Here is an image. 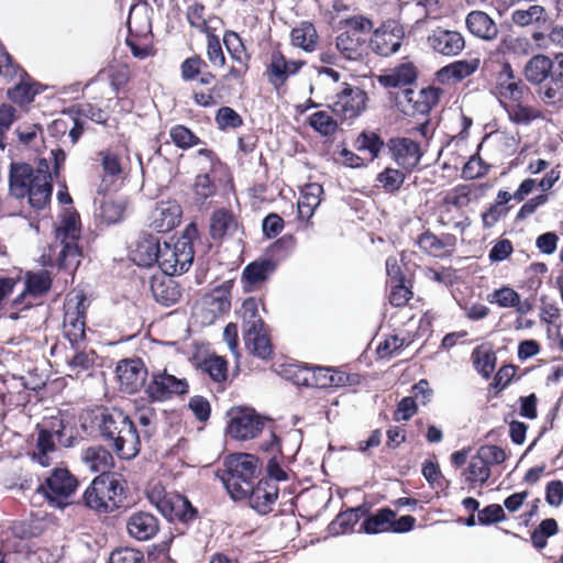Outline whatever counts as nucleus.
I'll return each mask as SVG.
<instances>
[{
  "label": "nucleus",
  "mask_w": 563,
  "mask_h": 563,
  "mask_svg": "<svg viewBox=\"0 0 563 563\" xmlns=\"http://www.w3.org/2000/svg\"><path fill=\"white\" fill-rule=\"evenodd\" d=\"M216 121L221 130L236 129L242 125L241 115L230 107H222L218 110Z\"/></svg>",
  "instance_id": "nucleus-63"
},
{
  "label": "nucleus",
  "mask_w": 563,
  "mask_h": 563,
  "mask_svg": "<svg viewBox=\"0 0 563 563\" xmlns=\"http://www.w3.org/2000/svg\"><path fill=\"white\" fill-rule=\"evenodd\" d=\"M231 307L230 292L227 288H214L206 294L195 306L192 317L201 325L212 324L220 316L228 312Z\"/></svg>",
  "instance_id": "nucleus-14"
},
{
  "label": "nucleus",
  "mask_w": 563,
  "mask_h": 563,
  "mask_svg": "<svg viewBox=\"0 0 563 563\" xmlns=\"http://www.w3.org/2000/svg\"><path fill=\"white\" fill-rule=\"evenodd\" d=\"M291 43L306 52L314 51L318 43V33L313 24L302 22L291 31Z\"/></svg>",
  "instance_id": "nucleus-50"
},
{
  "label": "nucleus",
  "mask_w": 563,
  "mask_h": 563,
  "mask_svg": "<svg viewBox=\"0 0 563 563\" xmlns=\"http://www.w3.org/2000/svg\"><path fill=\"white\" fill-rule=\"evenodd\" d=\"M161 246L162 244L155 236L148 235L140 239L133 251V261L139 266H152L154 263L158 265Z\"/></svg>",
  "instance_id": "nucleus-40"
},
{
  "label": "nucleus",
  "mask_w": 563,
  "mask_h": 563,
  "mask_svg": "<svg viewBox=\"0 0 563 563\" xmlns=\"http://www.w3.org/2000/svg\"><path fill=\"white\" fill-rule=\"evenodd\" d=\"M63 429V420L60 419L49 420L48 426L38 427L36 443H34L33 453H31V459H33L34 463L42 467H49L51 455L56 451L55 441L53 440L57 439L60 441Z\"/></svg>",
  "instance_id": "nucleus-17"
},
{
  "label": "nucleus",
  "mask_w": 563,
  "mask_h": 563,
  "mask_svg": "<svg viewBox=\"0 0 563 563\" xmlns=\"http://www.w3.org/2000/svg\"><path fill=\"white\" fill-rule=\"evenodd\" d=\"M489 465H494V463L470 462L464 471L465 483L470 484L472 488L486 484L489 478Z\"/></svg>",
  "instance_id": "nucleus-53"
},
{
  "label": "nucleus",
  "mask_w": 563,
  "mask_h": 563,
  "mask_svg": "<svg viewBox=\"0 0 563 563\" xmlns=\"http://www.w3.org/2000/svg\"><path fill=\"white\" fill-rule=\"evenodd\" d=\"M172 141L180 148H189L199 144V139L185 125H176L170 129Z\"/></svg>",
  "instance_id": "nucleus-61"
},
{
  "label": "nucleus",
  "mask_w": 563,
  "mask_h": 563,
  "mask_svg": "<svg viewBox=\"0 0 563 563\" xmlns=\"http://www.w3.org/2000/svg\"><path fill=\"white\" fill-rule=\"evenodd\" d=\"M145 497L151 506L155 507L164 520L173 526H180L188 529L200 516L198 509L192 506L188 498L174 490H167L159 482L150 483L145 489Z\"/></svg>",
  "instance_id": "nucleus-3"
},
{
  "label": "nucleus",
  "mask_w": 563,
  "mask_h": 563,
  "mask_svg": "<svg viewBox=\"0 0 563 563\" xmlns=\"http://www.w3.org/2000/svg\"><path fill=\"white\" fill-rule=\"evenodd\" d=\"M229 497L235 501H247L257 514L268 515L278 500V484L271 479H257L256 485L242 486L240 492L225 488Z\"/></svg>",
  "instance_id": "nucleus-9"
},
{
  "label": "nucleus",
  "mask_w": 563,
  "mask_h": 563,
  "mask_svg": "<svg viewBox=\"0 0 563 563\" xmlns=\"http://www.w3.org/2000/svg\"><path fill=\"white\" fill-rule=\"evenodd\" d=\"M303 374H306V377H301V379L294 383V385L308 388L328 389L340 388L349 384V375L340 367L314 366L313 371Z\"/></svg>",
  "instance_id": "nucleus-18"
},
{
  "label": "nucleus",
  "mask_w": 563,
  "mask_h": 563,
  "mask_svg": "<svg viewBox=\"0 0 563 563\" xmlns=\"http://www.w3.org/2000/svg\"><path fill=\"white\" fill-rule=\"evenodd\" d=\"M98 156L103 170L102 179L98 187V194L101 195L121 177L123 168L120 157L111 151H101L98 153Z\"/></svg>",
  "instance_id": "nucleus-37"
},
{
  "label": "nucleus",
  "mask_w": 563,
  "mask_h": 563,
  "mask_svg": "<svg viewBox=\"0 0 563 563\" xmlns=\"http://www.w3.org/2000/svg\"><path fill=\"white\" fill-rule=\"evenodd\" d=\"M335 47L344 59L358 62L366 55L367 37L344 31L336 36Z\"/></svg>",
  "instance_id": "nucleus-30"
},
{
  "label": "nucleus",
  "mask_w": 563,
  "mask_h": 563,
  "mask_svg": "<svg viewBox=\"0 0 563 563\" xmlns=\"http://www.w3.org/2000/svg\"><path fill=\"white\" fill-rule=\"evenodd\" d=\"M478 66V58H474L471 60H456L454 63H451L450 65L444 66L439 71V76L442 79H452L454 81H459L475 73Z\"/></svg>",
  "instance_id": "nucleus-48"
},
{
  "label": "nucleus",
  "mask_w": 563,
  "mask_h": 563,
  "mask_svg": "<svg viewBox=\"0 0 563 563\" xmlns=\"http://www.w3.org/2000/svg\"><path fill=\"white\" fill-rule=\"evenodd\" d=\"M192 367L199 371L200 374L207 375L213 383L221 384L227 380V371L229 363L219 354H192Z\"/></svg>",
  "instance_id": "nucleus-27"
},
{
  "label": "nucleus",
  "mask_w": 563,
  "mask_h": 563,
  "mask_svg": "<svg viewBox=\"0 0 563 563\" xmlns=\"http://www.w3.org/2000/svg\"><path fill=\"white\" fill-rule=\"evenodd\" d=\"M302 65V62L286 59V57L278 51L273 52L267 68L269 82L274 87L279 88L286 82L289 76L298 73Z\"/></svg>",
  "instance_id": "nucleus-29"
},
{
  "label": "nucleus",
  "mask_w": 563,
  "mask_h": 563,
  "mask_svg": "<svg viewBox=\"0 0 563 563\" xmlns=\"http://www.w3.org/2000/svg\"><path fill=\"white\" fill-rule=\"evenodd\" d=\"M388 151L395 163L406 170L415 169L422 157L420 145L407 137L389 140Z\"/></svg>",
  "instance_id": "nucleus-22"
},
{
  "label": "nucleus",
  "mask_w": 563,
  "mask_h": 563,
  "mask_svg": "<svg viewBox=\"0 0 563 563\" xmlns=\"http://www.w3.org/2000/svg\"><path fill=\"white\" fill-rule=\"evenodd\" d=\"M95 206V214L108 224L115 223L122 218L123 206L110 198H96Z\"/></svg>",
  "instance_id": "nucleus-51"
},
{
  "label": "nucleus",
  "mask_w": 563,
  "mask_h": 563,
  "mask_svg": "<svg viewBox=\"0 0 563 563\" xmlns=\"http://www.w3.org/2000/svg\"><path fill=\"white\" fill-rule=\"evenodd\" d=\"M416 518L412 516H400L396 518L395 510L383 507L375 512H368L365 520L361 522L358 532L365 534L397 533L402 534L413 530Z\"/></svg>",
  "instance_id": "nucleus-8"
},
{
  "label": "nucleus",
  "mask_w": 563,
  "mask_h": 563,
  "mask_svg": "<svg viewBox=\"0 0 563 563\" xmlns=\"http://www.w3.org/2000/svg\"><path fill=\"white\" fill-rule=\"evenodd\" d=\"M51 277L48 272L40 271L36 273L29 272L25 276V287L22 294L14 300V305L21 302L22 297H37L45 294L51 287Z\"/></svg>",
  "instance_id": "nucleus-46"
},
{
  "label": "nucleus",
  "mask_w": 563,
  "mask_h": 563,
  "mask_svg": "<svg viewBox=\"0 0 563 563\" xmlns=\"http://www.w3.org/2000/svg\"><path fill=\"white\" fill-rule=\"evenodd\" d=\"M126 531L130 538L145 542L153 539L159 531V520L147 510H135L128 517Z\"/></svg>",
  "instance_id": "nucleus-24"
},
{
  "label": "nucleus",
  "mask_w": 563,
  "mask_h": 563,
  "mask_svg": "<svg viewBox=\"0 0 563 563\" xmlns=\"http://www.w3.org/2000/svg\"><path fill=\"white\" fill-rule=\"evenodd\" d=\"M109 563H146V559L142 550L122 547L112 550Z\"/></svg>",
  "instance_id": "nucleus-58"
},
{
  "label": "nucleus",
  "mask_w": 563,
  "mask_h": 563,
  "mask_svg": "<svg viewBox=\"0 0 563 563\" xmlns=\"http://www.w3.org/2000/svg\"><path fill=\"white\" fill-rule=\"evenodd\" d=\"M228 435L235 441H249L257 438L265 427V417L251 407L236 406L228 411Z\"/></svg>",
  "instance_id": "nucleus-10"
},
{
  "label": "nucleus",
  "mask_w": 563,
  "mask_h": 563,
  "mask_svg": "<svg viewBox=\"0 0 563 563\" xmlns=\"http://www.w3.org/2000/svg\"><path fill=\"white\" fill-rule=\"evenodd\" d=\"M30 401V393L22 383H2L0 385V404L5 410H14L19 407H25Z\"/></svg>",
  "instance_id": "nucleus-41"
},
{
  "label": "nucleus",
  "mask_w": 563,
  "mask_h": 563,
  "mask_svg": "<svg viewBox=\"0 0 563 563\" xmlns=\"http://www.w3.org/2000/svg\"><path fill=\"white\" fill-rule=\"evenodd\" d=\"M264 361H271V368L277 373L278 376L285 378L288 382L295 384L301 377H305V373H310L314 369L316 365H309L307 363L296 362L292 358H288L286 354H254Z\"/></svg>",
  "instance_id": "nucleus-23"
},
{
  "label": "nucleus",
  "mask_w": 563,
  "mask_h": 563,
  "mask_svg": "<svg viewBox=\"0 0 563 563\" xmlns=\"http://www.w3.org/2000/svg\"><path fill=\"white\" fill-rule=\"evenodd\" d=\"M263 465L256 455L249 453L229 454L223 461V468L218 471L225 489L240 492L243 486H252L261 474Z\"/></svg>",
  "instance_id": "nucleus-4"
},
{
  "label": "nucleus",
  "mask_w": 563,
  "mask_h": 563,
  "mask_svg": "<svg viewBox=\"0 0 563 563\" xmlns=\"http://www.w3.org/2000/svg\"><path fill=\"white\" fill-rule=\"evenodd\" d=\"M428 47L435 54L454 57L465 48L464 36L454 30L437 27L427 37Z\"/></svg>",
  "instance_id": "nucleus-20"
},
{
  "label": "nucleus",
  "mask_w": 563,
  "mask_h": 563,
  "mask_svg": "<svg viewBox=\"0 0 563 563\" xmlns=\"http://www.w3.org/2000/svg\"><path fill=\"white\" fill-rule=\"evenodd\" d=\"M475 511H477V522H479V526H493L507 520L505 510H503L499 504L486 505L485 508Z\"/></svg>",
  "instance_id": "nucleus-57"
},
{
  "label": "nucleus",
  "mask_w": 563,
  "mask_h": 563,
  "mask_svg": "<svg viewBox=\"0 0 563 563\" xmlns=\"http://www.w3.org/2000/svg\"><path fill=\"white\" fill-rule=\"evenodd\" d=\"M519 294L510 287L494 290L487 296L490 303H497L501 308H512L518 303Z\"/></svg>",
  "instance_id": "nucleus-62"
},
{
  "label": "nucleus",
  "mask_w": 563,
  "mask_h": 563,
  "mask_svg": "<svg viewBox=\"0 0 563 563\" xmlns=\"http://www.w3.org/2000/svg\"><path fill=\"white\" fill-rule=\"evenodd\" d=\"M36 175L37 172L26 164H12L9 179L11 195L18 199L25 198Z\"/></svg>",
  "instance_id": "nucleus-34"
},
{
  "label": "nucleus",
  "mask_w": 563,
  "mask_h": 563,
  "mask_svg": "<svg viewBox=\"0 0 563 563\" xmlns=\"http://www.w3.org/2000/svg\"><path fill=\"white\" fill-rule=\"evenodd\" d=\"M275 271V264L271 260H261L250 263L242 273V280L246 291L258 289Z\"/></svg>",
  "instance_id": "nucleus-32"
},
{
  "label": "nucleus",
  "mask_w": 563,
  "mask_h": 563,
  "mask_svg": "<svg viewBox=\"0 0 563 563\" xmlns=\"http://www.w3.org/2000/svg\"><path fill=\"white\" fill-rule=\"evenodd\" d=\"M189 232L190 227L183 236L162 244L158 267L165 275L183 274L191 266L195 252Z\"/></svg>",
  "instance_id": "nucleus-6"
},
{
  "label": "nucleus",
  "mask_w": 563,
  "mask_h": 563,
  "mask_svg": "<svg viewBox=\"0 0 563 563\" xmlns=\"http://www.w3.org/2000/svg\"><path fill=\"white\" fill-rule=\"evenodd\" d=\"M404 27L395 20H389L376 29L371 37L373 51L380 56H389L401 46Z\"/></svg>",
  "instance_id": "nucleus-19"
},
{
  "label": "nucleus",
  "mask_w": 563,
  "mask_h": 563,
  "mask_svg": "<svg viewBox=\"0 0 563 563\" xmlns=\"http://www.w3.org/2000/svg\"><path fill=\"white\" fill-rule=\"evenodd\" d=\"M86 298L77 291L67 296L64 303V332L71 344V349H80L77 344L85 336Z\"/></svg>",
  "instance_id": "nucleus-12"
},
{
  "label": "nucleus",
  "mask_w": 563,
  "mask_h": 563,
  "mask_svg": "<svg viewBox=\"0 0 563 563\" xmlns=\"http://www.w3.org/2000/svg\"><path fill=\"white\" fill-rule=\"evenodd\" d=\"M533 40L543 47L555 46L563 48V24H552L548 34L534 33Z\"/></svg>",
  "instance_id": "nucleus-60"
},
{
  "label": "nucleus",
  "mask_w": 563,
  "mask_h": 563,
  "mask_svg": "<svg viewBox=\"0 0 563 563\" xmlns=\"http://www.w3.org/2000/svg\"><path fill=\"white\" fill-rule=\"evenodd\" d=\"M238 229V222L233 213L225 209L216 210L210 219V234L213 240H221L233 234Z\"/></svg>",
  "instance_id": "nucleus-42"
},
{
  "label": "nucleus",
  "mask_w": 563,
  "mask_h": 563,
  "mask_svg": "<svg viewBox=\"0 0 563 563\" xmlns=\"http://www.w3.org/2000/svg\"><path fill=\"white\" fill-rule=\"evenodd\" d=\"M181 214V207L176 201H161L151 213L150 227L157 232H168L180 222Z\"/></svg>",
  "instance_id": "nucleus-26"
},
{
  "label": "nucleus",
  "mask_w": 563,
  "mask_h": 563,
  "mask_svg": "<svg viewBox=\"0 0 563 563\" xmlns=\"http://www.w3.org/2000/svg\"><path fill=\"white\" fill-rule=\"evenodd\" d=\"M52 189L51 174L40 169L26 194L31 207L38 210L45 208L51 200Z\"/></svg>",
  "instance_id": "nucleus-35"
},
{
  "label": "nucleus",
  "mask_w": 563,
  "mask_h": 563,
  "mask_svg": "<svg viewBox=\"0 0 563 563\" xmlns=\"http://www.w3.org/2000/svg\"><path fill=\"white\" fill-rule=\"evenodd\" d=\"M367 96L358 87L343 84L330 104L332 112L342 119H354L358 117L366 108Z\"/></svg>",
  "instance_id": "nucleus-16"
},
{
  "label": "nucleus",
  "mask_w": 563,
  "mask_h": 563,
  "mask_svg": "<svg viewBox=\"0 0 563 563\" xmlns=\"http://www.w3.org/2000/svg\"><path fill=\"white\" fill-rule=\"evenodd\" d=\"M323 188L319 184H309L301 191L298 200V216L300 219H310L317 207L320 205V196Z\"/></svg>",
  "instance_id": "nucleus-43"
},
{
  "label": "nucleus",
  "mask_w": 563,
  "mask_h": 563,
  "mask_svg": "<svg viewBox=\"0 0 563 563\" xmlns=\"http://www.w3.org/2000/svg\"><path fill=\"white\" fill-rule=\"evenodd\" d=\"M539 93L541 99L548 104L563 102V84L550 78V81L541 87Z\"/></svg>",
  "instance_id": "nucleus-64"
},
{
  "label": "nucleus",
  "mask_w": 563,
  "mask_h": 563,
  "mask_svg": "<svg viewBox=\"0 0 563 563\" xmlns=\"http://www.w3.org/2000/svg\"><path fill=\"white\" fill-rule=\"evenodd\" d=\"M416 77L415 66L411 63H402L379 75L377 81L385 88H402L411 85Z\"/></svg>",
  "instance_id": "nucleus-33"
},
{
  "label": "nucleus",
  "mask_w": 563,
  "mask_h": 563,
  "mask_svg": "<svg viewBox=\"0 0 563 563\" xmlns=\"http://www.w3.org/2000/svg\"><path fill=\"white\" fill-rule=\"evenodd\" d=\"M559 533V523L553 518H547L537 528L530 531V544L537 551H542L547 547V540Z\"/></svg>",
  "instance_id": "nucleus-47"
},
{
  "label": "nucleus",
  "mask_w": 563,
  "mask_h": 563,
  "mask_svg": "<svg viewBox=\"0 0 563 563\" xmlns=\"http://www.w3.org/2000/svg\"><path fill=\"white\" fill-rule=\"evenodd\" d=\"M441 90L435 87L422 88L413 91L411 88H404L396 96V103L400 110L408 114L428 113L439 101Z\"/></svg>",
  "instance_id": "nucleus-15"
},
{
  "label": "nucleus",
  "mask_w": 563,
  "mask_h": 563,
  "mask_svg": "<svg viewBox=\"0 0 563 563\" xmlns=\"http://www.w3.org/2000/svg\"><path fill=\"white\" fill-rule=\"evenodd\" d=\"M143 387L153 402H165L174 396H184L188 393V383L185 378H177L165 371L153 372L150 383Z\"/></svg>",
  "instance_id": "nucleus-13"
},
{
  "label": "nucleus",
  "mask_w": 563,
  "mask_h": 563,
  "mask_svg": "<svg viewBox=\"0 0 563 563\" xmlns=\"http://www.w3.org/2000/svg\"><path fill=\"white\" fill-rule=\"evenodd\" d=\"M262 450L268 452L271 456L267 460V464H265V476L260 478V481H271L274 483L287 481V473L282 467L286 457H284V453L279 449L278 435L271 433L269 442L262 444Z\"/></svg>",
  "instance_id": "nucleus-28"
},
{
  "label": "nucleus",
  "mask_w": 563,
  "mask_h": 563,
  "mask_svg": "<svg viewBox=\"0 0 563 563\" xmlns=\"http://www.w3.org/2000/svg\"><path fill=\"white\" fill-rule=\"evenodd\" d=\"M223 42L231 57L245 67L247 65L249 57L240 36L234 32H227L224 34Z\"/></svg>",
  "instance_id": "nucleus-56"
},
{
  "label": "nucleus",
  "mask_w": 563,
  "mask_h": 563,
  "mask_svg": "<svg viewBox=\"0 0 563 563\" xmlns=\"http://www.w3.org/2000/svg\"><path fill=\"white\" fill-rule=\"evenodd\" d=\"M465 23L470 33L483 41H494L499 33L496 22L484 11L470 12Z\"/></svg>",
  "instance_id": "nucleus-31"
},
{
  "label": "nucleus",
  "mask_w": 563,
  "mask_h": 563,
  "mask_svg": "<svg viewBox=\"0 0 563 563\" xmlns=\"http://www.w3.org/2000/svg\"><path fill=\"white\" fill-rule=\"evenodd\" d=\"M418 245L423 252L431 256L445 257L453 251L454 238L446 235L441 239L431 232H424L419 236Z\"/></svg>",
  "instance_id": "nucleus-39"
},
{
  "label": "nucleus",
  "mask_w": 563,
  "mask_h": 563,
  "mask_svg": "<svg viewBox=\"0 0 563 563\" xmlns=\"http://www.w3.org/2000/svg\"><path fill=\"white\" fill-rule=\"evenodd\" d=\"M503 108L509 120L515 124L528 125L541 117V112L534 107L525 104L522 98H518V101L508 102Z\"/></svg>",
  "instance_id": "nucleus-44"
},
{
  "label": "nucleus",
  "mask_w": 563,
  "mask_h": 563,
  "mask_svg": "<svg viewBox=\"0 0 563 563\" xmlns=\"http://www.w3.org/2000/svg\"><path fill=\"white\" fill-rule=\"evenodd\" d=\"M493 91L501 107H504L508 102L518 101V98H522L527 87L520 80H516L510 65L504 64Z\"/></svg>",
  "instance_id": "nucleus-25"
},
{
  "label": "nucleus",
  "mask_w": 563,
  "mask_h": 563,
  "mask_svg": "<svg viewBox=\"0 0 563 563\" xmlns=\"http://www.w3.org/2000/svg\"><path fill=\"white\" fill-rule=\"evenodd\" d=\"M511 20L516 25L527 26L534 22L545 21V10L541 5H530L526 10L514 11Z\"/></svg>",
  "instance_id": "nucleus-55"
},
{
  "label": "nucleus",
  "mask_w": 563,
  "mask_h": 563,
  "mask_svg": "<svg viewBox=\"0 0 563 563\" xmlns=\"http://www.w3.org/2000/svg\"><path fill=\"white\" fill-rule=\"evenodd\" d=\"M80 227L78 217L67 212L63 216L55 230V244L59 246L58 263L63 268L77 267L80 262L81 251L78 247Z\"/></svg>",
  "instance_id": "nucleus-7"
},
{
  "label": "nucleus",
  "mask_w": 563,
  "mask_h": 563,
  "mask_svg": "<svg viewBox=\"0 0 563 563\" xmlns=\"http://www.w3.org/2000/svg\"><path fill=\"white\" fill-rule=\"evenodd\" d=\"M148 372L143 360L139 357L125 358L117 364V377L121 382V388L126 394L137 393L143 388Z\"/></svg>",
  "instance_id": "nucleus-21"
},
{
  "label": "nucleus",
  "mask_w": 563,
  "mask_h": 563,
  "mask_svg": "<svg viewBox=\"0 0 563 563\" xmlns=\"http://www.w3.org/2000/svg\"><path fill=\"white\" fill-rule=\"evenodd\" d=\"M309 125L323 136H329L335 133L338 129L336 121L329 114L328 111H317L308 119Z\"/></svg>",
  "instance_id": "nucleus-54"
},
{
  "label": "nucleus",
  "mask_w": 563,
  "mask_h": 563,
  "mask_svg": "<svg viewBox=\"0 0 563 563\" xmlns=\"http://www.w3.org/2000/svg\"><path fill=\"white\" fill-rule=\"evenodd\" d=\"M84 462L99 474L108 473L107 470L112 466V454L102 445L91 446L84 451Z\"/></svg>",
  "instance_id": "nucleus-49"
},
{
  "label": "nucleus",
  "mask_w": 563,
  "mask_h": 563,
  "mask_svg": "<svg viewBox=\"0 0 563 563\" xmlns=\"http://www.w3.org/2000/svg\"><path fill=\"white\" fill-rule=\"evenodd\" d=\"M505 461V451L497 445H484L477 450V454L473 455L470 462H481L488 464H501Z\"/></svg>",
  "instance_id": "nucleus-59"
},
{
  "label": "nucleus",
  "mask_w": 563,
  "mask_h": 563,
  "mask_svg": "<svg viewBox=\"0 0 563 563\" xmlns=\"http://www.w3.org/2000/svg\"><path fill=\"white\" fill-rule=\"evenodd\" d=\"M243 332L246 349L250 352H265L272 349L265 324L258 317V303L255 298H247L242 305Z\"/></svg>",
  "instance_id": "nucleus-11"
},
{
  "label": "nucleus",
  "mask_w": 563,
  "mask_h": 563,
  "mask_svg": "<svg viewBox=\"0 0 563 563\" xmlns=\"http://www.w3.org/2000/svg\"><path fill=\"white\" fill-rule=\"evenodd\" d=\"M78 489V479L66 467H55L48 477L36 487L49 506L65 509L70 505V498Z\"/></svg>",
  "instance_id": "nucleus-5"
},
{
  "label": "nucleus",
  "mask_w": 563,
  "mask_h": 563,
  "mask_svg": "<svg viewBox=\"0 0 563 563\" xmlns=\"http://www.w3.org/2000/svg\"><path fill=\"white\" fill-rule=\"evenodd\" d=\"M128 482L117 472L99 473L84 489L80 504L98 516H109L125 506Z\"/></svg>",
  "instance_id": "nucleus-2"
},
{
  "label": "nucleus",
  "mask_w": 563,
  "mask_h": 563,
  "mask_svg": "<svg viewBox=\"0 0 563 563\" xmlns=\"http://www.w3.org/2000/svg\"><path fill=\"white\" fill-rule=\"evenodd\" d=\"M151 291L154 299L163 305L170 306L178 301L180 291L170 276H154L151 279Z\"/></svg>",
  "instance_id": "nucleus-38"
},
{
  "label": "nucleus",
  "mask_w": 563,
  "mask_h": 563,
  "mask_svg": "<svg viewBox=\"0 0 563 563\" xmlns=\"http://www.w3.org/2000/svg\"><path fill=\"white\" fill-rule=\"evenodd\" d=\"M80 427L97 431L114 454L124 460L135 457L141 451V439L135 424L122 409L97 406L80 413Z\"/></svg>",
  "instance_id": "nucleus-1"
},
{
  "label": "nucleus",
  "mask_w": 563,
  "mask_h": 563,
  "mask_svg": "<svg viewBox=\"0 0 563 563\" xmlns=\"http://www.w3.org/2000/svg\"><path fill=\"white\" fill-rule=\"evenodd\" d=\"M369 512V508L366 505H362L355 508L346 509L338 514L334 520L328 525V530L332 534H345L356 526L361 520H364Z\"/></svg>",
  "instance_id": "nucleus-36"
},
{
  "label": "nucleus",
  "mask_w": 563,
  "mask_h": 563,
  "mask_svg": "<svg viewBox=\"0 0 563 563\" xmlns=\"http://www.w3.org/2000/svg\"><path fill=\"white\" fill-rule=\"evenodd\" d=\"M525 77L531 84L551 78V58L542 54L531 57L525 66Z\"/></svg>",
  "instance_id": "nucleus-45"
},
{
  "label": "nucleus",
  "mask_w": 563,
  "mask_h": 563,
  "mask_svg": "<svg viewBox=\"0 0 563 563\" xmlns=\"http://www.w3.org/2000/svg\"><path fill=\"white\" fill-rule=\"evenodd\" d=\"M18 82L12 89L8 90V97L15 103L26 104L30 103L34 96L38 92L30 82V77L25 73V76H14Z\"/></svg>",
  "instance_id": "nucleus-52"
}]
</instances>
